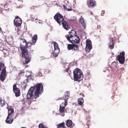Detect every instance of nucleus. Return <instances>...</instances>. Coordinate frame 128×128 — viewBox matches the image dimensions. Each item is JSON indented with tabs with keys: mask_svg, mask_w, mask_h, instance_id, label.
<instances>
[{
	"mask_svg": "<svg viewBox=\"0 0 128 128\" xmlns=\"http://www.w3.org/2000/svg\"><path fill=\"white\" fill-rule=\"evenodd\" d=\"M86 50L88 51H90L92 48V42L90 40L88 39L86 40Z\"/></svg>",
	"mask_w": 128,
	"mask_h": 128,
	"instance_id": "nucleus-10",
	"label": "nucleus"
},
{
	"mask_svg": "<svg viewBox=\"0 0 128 128\" xmlns=\"http://www.w3.org/2000/svg\"><path fill=\"white\" fill-rule=\"evenodd\" d=\"M6 6H7V5L6 4H5L4 5V8H5Z\"/></svg>",
	"mask_w": 128,
	"mask_h": 128,
	"instance_id": "nucleus-37",
	"label": "nucleus"
},
{
	"mask_svg": "<svg viewBox=\"0 0 128 128\" xmlns=\"http://www.w3.org/2000/svg\"><path fill=\"white\" fill-rule=\"evenodd\" d=\"M72 40V42L71 43H73V42L74 43L78 44L80 42V39L79 37L77 36H76L75 38H74V39L71 40Z\"/></svg>",
	"mask_w": 128,
	"mask_h": 128,
	"instance_id": "nucleus-16",
	"label": "nucleus"
},
{
	"mask_svg": "<svg viewBox=\"0 0 128 128\" xmlns=\"http://www.w3.org/2000/svg\"><path fill=\"white\" fill-rule=\"evenodd\" d=\"M8 115L6 121H7L8 120V118L9 117L12 116L11 115L12 114H13L14 112V110L11 107L8 108Z\"/></svg>",
	"mask_w": 128,
	"mask_h": 128,
	"instance_id": "nucleus-14",
	"label": "nucleus"
},
{
	"mask_svg": "<svg viewBox=\"0 0 128 128\" xmlns=\"http://www.w3.org/2000/svg\"><path fill=\"white\" fill-rule=\"evenodd\" d=\"M66 10L68 11H71L72 10V8H67Z\"/></svg>",
	"mask_w": 128,
	"mask_h": 128,
	"instance_id": "nucleus-36",
	"label": "nucleus"
},
{
	"mask_svg": "<svg viewBox=\"0 0 128 128\" xmlns=\"http://www.w3.org/2000/svg\"><path fill=\"white\" fill-rule=\"evenodd\" d=\"M62 24L63 28L66 30H68L70 28L68 23L64 20L61 22V25Z\"/></svg>",
	"mask_w": 128,
	"mask_h": 128,
	"instance_id": "nucleus-12",
	"label": "nucleus"
},
{
	"mask_svg": "<svg viewBox=\"0 0 128 128\" xmlns=\"http://www.w3.org/2000/svg\"><path fill=\"white\" fill-rule=\"evenodd\" d=\"M79 22L84 27L86 26V25L84 22V18L82 17V16H81L80 17Z\"/></svg>",
	"mask_w": 128,
	"mask_h": 128,
	"instance_id": "nucleus-20",
	"label": "nucleus"
},
{
	"mask_svg": "<svg viewBox=\"0 0 128 128\" xmlns=\"http://www.w3.org/2000/svg\"><path fill=\"white\" fill-rule=\"evenodd\" d=\"M104 11H102V12L101 14V15L102 16H103L104 14Z\"/></svg>",
	"mask_w": 128,
	"mask_h": 128,
	"instance_id": "nucleus-35",
	"label": "nucleus"
},
{
	"mask_svg": "<svg viewBox=\"0 0 128 128\" xmlns=\"http://www.w3.org/2000/svg\"><path fill=\"white\" fill-rule=\"evenodd\" d=\"M20 40H22V44H20V45H21V44H22L24 45V46H25V43H23V40H25V39H22V38H20Z\"/></svg>",
	"mask_w": 128,
	"mask_h": 128,
	"instance_id": "nucleus-33",
	"label": "nucleus"
},
{
	"mask_svg": "<svg viewBox=\"0 0 128 128\" xmlns=\"http://www.w3.org/2000/svg\"><path fill=\"white\" fill-rule=\"evenodd\" d=\"M125 52L123 51L120 53V55L117 56V58L120 63L121 64H123L125 62Z\"/></svg>",
	"mask_w": 128,
	"mask_h": 128,
	"instance_id": "nucleus-6",
	"label": "nucleus"
},
{
	"mask_svg": "<svg viewBox=\"0 0 128 128\" xmlns=\"http://www.w3.org/2000/svg\"><path fill=\"white\" fill-rule=\"evenodd\" d=\"M37 35L36 34L34 35L32 38V42L31 43L30 45H34L35 44V43L36 42L37 40Z\"/></svg>",
	"mask_w": 128,
	"mask_h": 128,
	"instance_id": "nucleus-17",
	"label": "nucleus"
},
{
	"mask_svg": "<svg viewBox=\"0 0 128 128\" xmlns=\"http://www.w3.org/2000/svg\"><path fill=\"white\" fill-rule=\"evenodd\" d=\"M84 100L82 98H80L78 99V102L79 104L80 105H82L84 102Z\"/></svg>",
	"mask_w": 128,
	"mask_h": 128,
	"instance_id": "nucleus-24",
	"label": "nucleus"
},
{
	"mask_svg": "<svg viewBox=\"0 0 128 128\" xmlns=\"http://www.w3.org/2000/svg\"><path fill=\"white\" fill-rule=\"evenodd\" d=\"M13 91L15 94V96L18 97L20 95V90L16 87V84H14L13 86Z\"/></svg>",
	"mask_w": 128,
	"mask_h": 128,
	"instance_id": "nucleus-9",
	"label": "nucleus"
},
{
	"mask_svg": "<svg viewBox=\"0 0 128 128\" xmlns=\"http://www.w3.org/2000/svg\"><path fill=\"white\" fill-rule=\"evenodd\" d=\"M60 51L59 49H55L53 52V55L55 57L58 56Z\"/></svg>",
	"mask_w": 128,
	"mask_h": 128,
	"instance_id": "nucleus-21",
	"label": "nucleus"
},
{
	"mask_svg": "<svg viewBox=\"0 0 128 128\" xmlns=\"http://www.w3.org/2000/svg\"><path fill=\"white\" fill-rule=\"evenodd\" d=\"M73 44H68L67 46V48L69 50H72L74 48Z\"/></svg>",
	"mask_w": 128,
	"mask_h": 128,
	"instance_id": "nucleus-25",
	"label": "nucleus"
},
{
	"mask_svg": "<svg viewBox=\"0 0 128 128\" xmlns=\"http://www.w3.org/2000/svg\"><path fill=\"white\" fill-rule=\"evenodd\" d=\"M0 67H2L3 68L2 70L5 69L6 70V67L4 65V64L2 62H0Z\"/></svg>",
	"mask_w": 128,
	"mask_h": 128,
	"instance_id": "nucleus-28",
	"label": "nucleus"
},
{
	"mask_svg": "<svg viewBox=\"0 0 128 128\" xmlns=\"http://www.w3.org/2000/svg\"><path fill=\"white\" fill-rule=\"evenodd\" d=\"M33 88H30L28 91L27 94V99L30 98L33 96L34 92Z\"/></svg>",
	"mask_w": 128,
	"mask_h": 128,
	"instance_id": "nucleus-13",
	"label": "nucleus"
},
{
	"mask_svg": "<svg viewBox=\"0 0 128 128\" xmlns=\"http://www.w3.org/2000/svg\"><path fill=\"white\" fill-rule=\"evenodd\" d=\"M38 76H42V74L41 72H38Z\"/></svg>",
	"mask_w": 128,
	"mask_h": 128,
	"instance_id": "nucleus-34",
	"label": "nucleus"
},
{
	"mask_svg": "<svg viewBox=\"0 0 128 128\" xmlns=\"http://www.w3.org/2000/svg\"><path fill=\"white\" fill-rule=\"evenodd\" d=\"M74 49V50H79V46L78 45L76 44H73Z\"/></svg>",
	"mask_w": 128,
	"mask_h": 128,
	"instance_id": "nucleus-27",
	"label": "nucleus"
},
{
	"mask_svg": "<svg viewBox=\"0 0 128 128\" xmlns=\"http://www.w3.org/2000/svg\"><path fill=\"white\" fill-rule=\"evenodd\" d=\"M69 68H68V66L67 69H66L65 70H64V72L66 71L68 73L69 72L68 71L69 70Z\"/></svg>",
	"mask_w": 128,
	"mask_h": 128,
	"instance_id": "nucleus-32",
	"label": "nucleus"
},
{
	"mask_svg": "<svg viewBox=\"0 0 128 128\" xmlns=\"http://www.w3.org/2000/svg\"><path fill=\"white\" fill-rule=\"evenodd\" d=\"M110 42L109 46L111 49H113L114 47V38H111L110 39Z\"/></svg>",
	"mask_w": 128,
	"mask_h": 128,
	"instance_id": "nucleus-15",
	"label": "nucleus"
},
{
	"mask_svg": "<svg viewBox=\"0 0 128 128\" xmlns=\"http://www.w3.org/2000/svg\"><path fill=\"white\" fill-rule=\"evenodd\" d=\"M31 88H32L33 91L34 90V96L35 100H33V101H35L43 92V86L41 83H38Z\"/></svg>",
	"mask_w": 128,
	"mask_h": 128,
	"instance_id": "nucleus-2",
	"label": "nucleus"
},
{
	"mask_svg": "<svg viewBox=\"0 0 128 128\" xmlns=\"http://www.w3.org/2000/svg\"><path fill=\"white\" fill-rule=\"evenodd\" d=\"M114 19H111L109 20L110 24H114Z\"/></svg>",
	"mask_w": 128,
	"mask_h": 128,
	"instance_id": "nucleus-31",
	"label": "nucleus"
},
{
	"mask_svg": "<svg viewBox=\"0 0 128 128\" xmlns=\"http://www.w3.org/2000/svg\"><path fill=\"white\" fill-rule=\"evenodd\" d=\"M74 80L79 82L82 79L83 75L82 72L79 68L75 69L73 71Z\"/></svg>",
	"mask_w": 128,
	"mask_h": 128,
	"instance_id": "nucleus-3",
	"label": "nucleus"
},
{
	"mask_svg": "<svg viewBox=\"0 0 128 128\" xmlns=\"http://www.w3.org/2000/svg\"><path fill=\"white\" fill-rule=\"evenodd\" d=\"M64 103H62V104H61L60 105L59 111L60 113H63L64 112L65 108L64 106Z\"/></svg>",
	"mask_w": 128,
	"mask_h": 128,
	"instance_id": "nucleus-19",
	"label": "nucleus"
},
{
	"mask_svg": "<svg viewBox=\"0 0 128 128\" xmlns=\"http://www.w3.org/2000/svg\"><path fill=\"white\" fill-rule=\"evenodd\" d=\"M86 4L89 8H94L96 6V2L95 0H87Z\"/></svg>",
	"mask_w": 128,
	"mask_h": 128,
	"instance_id": "nucleus-8",
	"label": "nucleus"
},
{
	"mask_svg": "<svg viewBox=\"0 0 128 128\" xmlns=\"http://www.w3.org/2000/svg\"><path fill=\"white\" fill-rule=\"evenodd\" d=\"M39 128H48L47 127H45L44 124L42 123L38 125Z\"/></svg>",
	"mask_w": 128,
	"mask_h": 128,
	"instance_id": "nucleus-29",
	"label": "nucleus"
},
{
	"mask_svg": "<svg viewBox=\"0 0 128 128\" xmlns=\"http://www.w3.org/2000/svg\"><path fill=\"white\" fill-rule=\"evenodd\" d=\"M22 24L21 19L18 16H16L14 20V24L17 27H19L21 26Z\"/></svg>",
	"mask_w": 128,
	"mask_h": 128,
	"instance_id": "nucleus-7",
	"label": "nucleus"
},
{
	"mask_svg": "<svg viewBox=\"0 0 128 128\" xmlns=\"http://www.w3.org/2000/svg\"><path fill=\"white\" fill-rule=\"evenodd\" d=\"M6 70L5 69L2 70L0 75V80L2 81H3L6 78Z\"/></svg>",
	"mask_w": 128,
	"mask_h": 128,
	"instance_id": "nucleus-11",
	"label": "nucleus"
},
{
	"mask_svg": "<svg viewBox=\"0 0 128 128\" xmlns=\"http://www.w3.org/2000/svg\"><path fill=\"white\" fill-rule=\"evenodd\" d=\"M54 48L55 49H59L58 44L56 42H54Z\"/></svg>",
	"mask_w": 128,
	"mask_h": 128,
	"instance_id": "nucleus-26",
	"label": "nucleus"
},
{
	"mask_svg": "<svg viewBox=\"0 0 128 128\" xmlns=\"http://www.w3.org/2000/svg\"><path fill=\"white\" fill-rule=\"evenodd\" d=\"M54 18L60 25H61V22L64 20L63 16L58 13L55 15Z\"/></svg>",
	"mask_w": 128,
	"mask_h": 128,
	"instance_id": "nucleus-5",
	"label": "nucleus"
},
{
	"mask_svg": "<svg viewBox=\"0 0 128 128\" xmlns=\"http://www.w3.org/2000/svg\"><path fill=\"white\" fill-rule=\"evenodd\" d=\"M8 9H9V8H7V10H8Z\"/></svg>",
	"mask_w": 128,
	"mask_h": 128,
	"instance_id": "nucleus-38",
	"label": "nucleus"
},
{
	"mask_svg": "<svg viewBox=\"0 0 128 128\" xmlns=\"http://www.w3.org/2000/svg\"><path fill=\"white\" fill-rule=\"evenodd\" d=\"M57 126L58 128H66L63 122L58 124Z\"/></svg>",
	"mask_w": 128,
	"mask_h": 128,
	"instance_id": "nucleus-22",
	"label": "nucleus"
},
{
	"mask_svg": "<svg viewBox=\"0 0 128 128\" xmlns=\"http://www.w3.org/2000/svg\"><path fill=\"white\" fill-rule=\"evenodd\" d=\"M66 125L67 126L70 128H72L73 126L72 122V120H68L66 121Z\"/></svg>",
	"mask_w": 128,
	"mask_h": 128,
	"instance_id": "nucleus-18",
	"label": "nucleus"
},
{
	"mask_svg": "<svg viewBox=\"0 0 128 128\" xmlns=\"http://www.w3.org/2000/svg\"><path fill=\"white\" fill-rule=\"evenodd\" d=\"M69 34H66L65 36L67 40L70 42H72V40L70 39H74L75 38L76 36H77L76 31L74 30H72L69 32Z\"/></svg>",
	"mask_w": 128,
	"mask_h": 128,
	"instance_id": "nucleus-4",
	"label": "nucleus"
},
{
	"mask_svg": "<svg viewBox=\"0 0 128 128\" xmlns=\"http://www.w3.org/2000/svg\"><path fill=\"white\" fill-rule=\"evenodd\" d=\"M11 117H9L8 118V120L6 121L7 119H6V122L8 124H11L13 120V119H11Z\"/></svg>",
	"mask_w": 128,
	"mask_h": 128,
	"instance_id": "nucleus-23",
	"label": "nucleus"
},
{
	"mask_svg": "<svg viewBox=\"0 0 128 128\" xmlns=\"http://www.w3.org/2000/svg\"><path fill=\"white\" fill-rule=\"evenodd\" d=\"M23 43H25V45L21 44L20 45V49L22 52V57L25 59V62H23V64L25 65L28 63L30 61V57L28 54V52L26 50L29 42H27L26 40H23Z\"/></svg>",
	"mask_w": 128,
	"mask_h": 128,
	"instance_id": "nucleus-1",
	"label": "nucleus"
},
{
	"mask_svg": "<svg viewBox=\"0 0 128 128\" xmlns=\"http://www.w3.org/2000/svg\"><path fill=\"white\" fill-rule=\"evenodd\" d=\"M67 95L68 96V98H67L66 99L64 100V106H65L67 104L68 99V96H69V95H68V94H67Z\"/></svg>",
	"mask_w": 128,
	"mask_h": 128,
	"instance_id": "nucleus-30",
	"label": "nucleus"
}]
</instances>
